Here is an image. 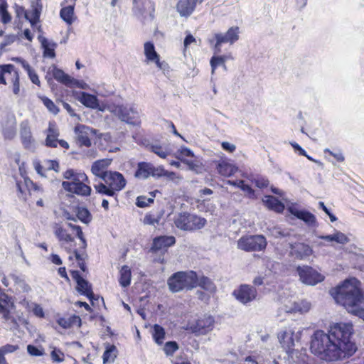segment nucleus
<instances>
[{
  "mask_svg": "<svg viewBox=\"0 0 364 364\" xmlns=\"http://www.w3.org/2000/svg\"><path fill=\"white\" fill-rule=\"evenodd\" d=\"M353 333L350 323H336L328 332L316 331L311 336L310 349L313 354L326 361H337L353 355L357 350L351 341Z\"/></svg>",
  "mask_w": 364,
  "mask_h": 364,
  "instance_id": "nucleus-1",
  "label": "nucleus"
},
{
  "mask_svg": "<svg viewBox=\"0 0 364 364\" xmlns=\"http://www.w3.org/2000/svg\"><path fill=\"white\" fill-rule=\"evenodd\" d=\"M336 302L349 313L355 314L364 304V291L361 282L355 277L346 279L331 291Z\"/></svg>",
  "mask_w": 364,
  "mask_h": 364,
  "instance_id": "nucleus-2",
  "label": "nucleus"
},
{
  "mask_svg": "<svg viewBox=\"0 0 364 364\" xmlns=\"http://www.w3.org/2000/svg\"><path fill=\"white\" fill-rule=\"evenodd\" d=\"M102 181L95 183L93 186L97 193L107 196H114L127 183L123 175L117 171H109Z\"/></svg>",
  "mask_w": 364,
  "mask_h": 364,
  "instance_id": "nucleus-3",
  "label": "nucleus"
},
{
  "mask_svg": "<svg viewBox=\"0 0 364 364\" xmlns=\"http://www.w3.org/2000/svg\"><path fill=\"white\" fill-rule=\"evenodd\" d=\"M168 285L172 292L192 289L197 287V274L193 271L178 272L168 278Z\"/></svg>",
  "mask_w": 364,
  "mask_h": 364,
  "instance_id": "nucleus-4",
  "label": "nucleus"
},
{
  "mask_svg": "<svg viewBox=\"0 0 364 364\" xmlns=\"http://www.w3.org/2000/svg\"><path fill=\"white\" fill-rule=\"evenodd\" d=\"M105 110L109 111L122 122L129 124H135L139 119V112L133 105L109 103L105 105Z\"/></svg>",
  "mask_w": 364,
  "mask_h": 364,
  "instance_id": "nucleus-5",
  "label": "nucleus"
},
{
  "mask_svg": "<svg viewBox=\"0 0 364 364\" xmlns=\"http://www.w3.org/2000/svg\"><path fill=\"white\" fill-rule=\"evenodd\" d=\"M174 223L181 230L193 231L203 228L206 220L196 215L181 213L175 218Z\"/></svg>",
  "mask_w": 364,
  "mask_h": 364,
  "instance_id": "nucleus-6",
  "label": "nucleus"
},
{
  "mask_svg": "<svg viewBox=\"0 0 364 364\" xmlns=\"http://www.w3.org/2000/svg\"><path fill=\"white\" fill-rule=\"evenodd\" d=\"M213 316L204 314L188 322L186 330L196 336H203L210 333L215 327Z\"/></svg>",
  "mask_w": 364,
  "mask_h": 364,
  "instance_id": "nucleus-7",
  "label": "nucleus"
},
{
  "mask_svg": "<svg viewBox=\"0 0 364 364\" xmlns=\"http://www.w3.org/2000/svg\"><path fill=\"white\" fill-rule=\"evenodd\" d=\"M267 245L266 238L261 235L243 236L237 241V248L245 252L262 251Z\"/></svg>",
  "mask_w": 364,
  "mask_h": 364,
  "instance_id": "nucleus-8",
  "label": "nucleus"
},
{
  "mask_svg": "<svg viewBox=\"0 0 364 364\" xmlns=\"http://www.w3.org/2000/svg\"><path fill=\"white\" fill-rule=\"evenodd\" d=\"M132 11L134 16L145 23L154 18V4L151 0H133Z\"/></svg>",
  "mask_w": 364,
  "mask_h": 364,
  "instance_id": "nucleus-9",
  "label": "nucleus"
},
{
  "mask_svg": "<svg viewBox=\"0 0 364 364\" xmlns=\"http://www.w3.org/2000/svg\"><path fill=\"white\" fill-rule=\"evenodd\" d=\"M240 30L237 26L230 27L225 33H216L213 36V39L210 42L215 41L214 44V53L218 54L221 52V46L223 43H230L232 45L239 39Z\"/></svg>",
  "mask_w": 364,
  "mask_h": 364,
  "instance_id": "nucleus-10",
  "label": "nucleus"
},
{
  "mask_svg": "<svg viewBox=\"0 0 364 364\" xmlns=\"http://www.w3.org/2000/svg\"><path fill=\"white\" fill-rule=\"evenodd\" d=\"M296 272L301 282L308 285H316L324 279V276L309 266H298Z\"/></svg>",
  "mask_w": 364,
  "mask_h": 364,
  "instance_id": "nucleus-11",
  "label": "nucleus"
},
{
  "mask_svg": "<svg viewBox=\"0 0 364 364\" xmlns=\"http://www.w3.org/2000/svg\"><path fill=\"white\" fill-rule=\"evenodd\" d=\"M11 75V82L13 84V92L18 95L20 91L19 75L14 65L11 64L0 65V84L6 85V76Z\"/></svg>",
  "mask_w": 364,
  "mask_h": 364,
  "instance_id": "nucleus-12",
  "label": "nucleus"
},
{
  "mask_svg": "<svg viewBox=\"0 0 364 364\" xmlns=\"http://www.w3.org/2000/svg\"><path fill=\"white\" fill-rule=\"evenodd\" d=\"M233 294L240 302L243 304H247L256 299L257 291L252 286L242 284L238 289L234 291Z\"/></svg>",
  "mask_w": 364,
  "mask_h": 364,
  "instance_id": "nucleus-13",
  "label": "nucleus"
},
{
  "mask_svg": "<svg viewBox=\"0 0 364 364\" xmlns=\"http://www.w3.org/2000/svg\"><path fill=\"white\" fill-rule=\"evenodd\" d=\"M75 132L80 145L90 147L91 146L90 138L96 134L97 130L84 124H77L75 127Z\"/></svg>",
  "mask_w": 364,
  "mask_h": 364,
  "instance_id": "nucleus-14",
  "label": "nucleus"
},
{
  "mask_svg": "<svg viewBox=\"0 0 364 364\" xmlns=\"http://www.w3.org/2000/svg\"><path fill=\"white\" fill-rule=\"evenodd\" d=\"M289 255L297 259H304L313 253L312 248L303 242H289Z\"/></svg>",
  "mask_w": 364,
  "mask_h": 364,
  "instance_id": "nucleus-15",
  "label": "nucleus"
},
{
  "mask_svg": "<svg viewBox=\"0 0 364 364\" xmlns=\"http://www.w3.org/2000/svg\"><path fill=\"white\" fill-rule=\"evenodd\" d=\"M20 136L23 147L33 151L36 148L35 139L32 136L31 127L27 120L23 121L20 124Z\"/></svg>",
  "mask_w": 364,
  "mask_h": 364,
  "instance_id": "nucleus-16",
  "label": "nucleus"
},
{
  "mask_svg": "<svg viewBox=\"0 0 364 364\" xmlns=\"http://www.w3.org/2000/svg\"><path fill=\"white\" fill-rule=\"evenodd\" d=\"M311 308V304L306 300L289 301L284 304L285 311L291 314H306Z\"/></svg>",
  "mask_w": 364,
  "mask_h": 364,
  "instance_id": "nucleus-17",
  "label": "nucleus"
},
{
  "mask_svg": "<svg viewBox=\"0 0 364 364\" xmlns=\"http://www.w3.org/2000/svg\"><path fill=\"white\" fill-rule=\"evenodd\" d=\"M294 328L291 326L282 330L278 334V339L282 346L287 350H291L294 346L296 336Z\"/></svg>",
  "mask_w": 364,
  "mask_h": 364,
  "instance_id": "nucleus-18",
  "label": "nucleus"
},
{
  "mask_svg": "<svg viewBox=\"0 0 364 364\" xmlns=\"http://www.w3.org/2000/svg\"><path fill=\"white\" fill-rule=\"evenodd\" d=\"M176 243V238L173 236H159L154 239L151 247L152 252L159 251H166L167 248Z\"/></svg>",
  "mask_w": 364,
  "mask_h": 364,
  "instance_id": "nucleus-19",
  "label": "nucleus"
},
{
  "mask_svg": "<svg viewBox=\"0 0 364 364\" xmlns=\"http://www.w3.org/2000/svg\"><path fill=\"white\" fill-rule=\"evenodd\" d=\"M288 210L291 215L303 220L308 226H317L316 218L311 213L304 210H299L294 206L289 207Z\"/></svg>",
  "mask_w": 364,
  "mask_h": 364,
  "instance_id": "nucleus-20",
  "label": "nucleus"
},
{
  "mask_svg": "<svg viewBox=\"0 0 364 364\" xmlns=\"http://www.w3.org/2000/svg\"><path fill=\"white\" fill-rule=\"evenodd\" d=\"M62 186L68 192L83 196H89L91 192V188L83 182L74 183L63 181L62 183Z\"/></svg>",
  "mask_w": 364,
  "mask_h": 364,
  "instance_id": "nucleus-21",
  "label": "nucleus"
},
{
  "mask_svg": "<svg viewBox=\"0 0 364 364\" xmlns=\"http://www.w3.org/2000/svg\"><path fill=\"white\" fill-rule=\"evenodd\" d=\"M76 100H77L84 106L91 109H99L103 111L102 109L99 108L98 99L95 95L85 92H76L75 95Z\"/></svg>",
  "mask_w": 364,
  "mask_h": 364,
  "instance_id": "nucleus-22",
  "label": "nucleus"
},
{
  "mask_svg": "<svg viewBox=\"0 0 364 364\" xmlns=\"http://www.w3.org/2000/svg\"><path fill=\"white\" fill-rule=\"evenodd\" d=\"M111 162L112 160L109 159L96 161L92 166V173L102 180L105 174L109 173V171H107V168L111 164Z\"/></svg>",
  "mask_w": 364,
  "mask_h": 364,
  "instance_id": "nucleus-23",
  "label": "nucleus"
},
{
  "mask_svg": "<svg viewBox=\"0 0 364 364\" xmlns=\"http://www.w3.org/2000/svg\"><path fill=\"white\" fill-rule=\"evenodd\" d=\"M198 0H179L177 11L181 16H188L195 10Z\"/></svg>",
  "mask_w": 364,
  "mask_h": 364,
  "instance_id": "nucleus-24",
  "label": "nucleus"
},
{
  "mask_svg": "<svg viewBox=\"0 0 364 364\" xmlns=\"http://www.w3.org/2000/svg\"><path fill=\"white\" fill-rule=\"evenodd\" d=\"M216 168L219 174L226 177L233 175L237 171V168L235 165L226 160L219 161Z\"/></svg>",
  "mask_w": 364,
  "mask_h": 364,
  "instance_id": "nucleus-25",
  "label": "nucleus"
},
{
  "mask_svg": "<svg viewBox=\"0 0 364 364\" xmlns=\"http://www.w3.org/2000/svg\"><path fill=\"white\" fill-rule=\"evenodd\" d=\"M60 11V18L69 26L72 25L77 19L75 14V9L73 5L62 6Z\"/></svg>",
  "mask_w": 364,
  "mask_h": 364,
  "instance_id": "nucleus-26",
  "label": "nucleus"
},
{
  "mask_svg": "<svg viewBox=\"0 0 364 364\" xmlns=\"http://www.w3.org/2000/svg\"><path fill=\"white\" fill-rule=\"evenodd\" d=\"M54 234L61 243V245H66L73 242V237L68 232V231L58 224H55L54 227Z\"/></svg>",
  "mask_w": 364,
  "mask_h": 364,
  "instance_id": "nucleus-27",
  "label": "nucleus"
},
{
  "mask_svg": "<svg viewBox=\"0 0 364 364\" xmlns=\"http://www.w3.org/2000/svg\"><path fill=\"white\" fill-rule=\"evenodd\" d=\"M262 201L269 209L277 213H282L284 210V204L272 196H264Z\"/></svg>",
  "mask_w": 364,
  "mask_h": 364,
  "instance_id": "nucleus-28",
  "label": "nucleus"
},
{
  "mask_svg": "<svg viewBox=\"0 0 364 364\" xmlns=\"http://www.w3.org/2000/svg\"><path fill=\"white\" fill-rule=\"evenodd\" d=\"M318 238L329 242H335L341 245H346L349 242V238L344 233L338 230L335 231L332 235H320Z\"/></svg>",
  "mask_w": 364,
  "mask_h": 364,
  "instance_id": "nucleus-29",
  "label": "nucleus"
},
{
  "mask_svg": "<svg viewBox=\"0 0 364 364\" xmlns=\"http://www.w3.org/2000/svg\"><path fill=\"white\" fill-rule=\"evenodd\" d=\"M38 38L44 50L43 56L53 58L55 56V48L57 46V44L48 41L46 38L42 36H39Z\"/></svg>",
  "mask_w": 364,
  "mask_h": 364,
  "instance_id": "nucleus-30",
  "label": "nucleus"
},
{
  "mask_svg": "<svg viewBox=\"0 0 364 364\" xmlns=\"http://www.w3.org/2000/svg\"><path fill=\"white\" fill-rule=\"evenodd\" d=\"M152 164L146 162H140L138 164L137 169L135 172V177L139 179H146L151 176Z\"/></svg>",
  "mask_w": 364,
  "mask_h": 364,
  "instance_id": "nucleus-31",
  "label": "nucleus"
},
{
  "mask_svg": "<svg viewBox=\"0 0 364 364\" xmlns=\"http://www.w3.org/2000/svg\"><path fill=\"white\" fill-rule=\"evenodd\" d=\"M63 176L65 178L70 180L68 183H82L88 180L87 176L85 173L75 172L73 169H68L64 172Z\"/></svg>",
  "mask_w": 364,
  "mask_h": 364,
  "instance_id": "nucleus-32",
  "label": "nucleus"
},
{
  "mask_svg": "<svg viewBox=\"0 0 364 364\" xmlns=\"http://www.w3.org/2000/svg\"><path fill=\"white\" fill-rule=\"evenodd\" d=\"M52 75L58 82L68 87H72V82H73V78L68 74L65 73L63 70L56 67H53Z\"/></svg>",
  "mask_w": 364,
  "mask_h": 364,
  "instance_id": "nucleus-33",
  "label": "nucleus"
},
{
  "mask_svg": "<svg viewBox=\"0 0 364 364\" xmlns=\"http://www.w3.org/2000/svg\"><path fill=\"white\" fill-rule=\"evenodd\" d=\"M144 53L147 62L154 63L159 55L156 53L154 43L151 42H146L144 45Z\"/></svg>",
  "mask_w": 364,
  "mask_h": 364,
  "instance_id": "nucleus-34",
  "label": "nucleus"
},
{
  "mask_svg": "<svg viewBox=\"0 0 364 364\" xmlns=\"http://www.w3.org/2000/svg\"><path fill=\"white\" fill-rule=\"evenodd\" d=\"M119 284L123 287H127L131 282V269L128 266H123L120 270Z\"/></svg>",
  "mask_w": 364,
  "mask_h": 364,
  "instance_id": "nucleus-35",
  "label": "nucleus"
},
{
  "mask_svg": "<svg viewBox=\"0 0 364 364\" xmlns=\"http://www.w3.org/2000/svg\"><path fill=\"white\" fill-rule=\"evenodd\" d=\"M77 284V290L91 299L93 296V292L92 291L90 284L85 279H82L79 281Z\"/></svg>",
  "mask_w": 364,
  "mask_h": 364,
  "instance_id": "nucleus-36",
  "label": "nucleus"
},
{
  "mask_svg": "<svg viewBox=\"0 0 364 364\" xmlns=\"http://www.w3.org/2000/svg\"><path fill=\"white\" fill-rule=\"evenodd\" d=\"M103 363H113L117 358V348L114 346H109L103 353Z\"/></svg>",
  "mask_w": 364,
  "mask_h": 364,
  "instance_id": "nucleus-37",
  "label": "nucleus"
},
{
  "mask_svg": "<svg viewBox=\"0 0 364 364\" xmlns=\"http://www.w3.org/2000/svg\"><path fill=\"white\" fill-rule=\"evenodd\" d=\"M227 60V57L225 55H219V56H213L210 59V65H211V74L213 75L215 73V70L216 68L219 65L223 66L224 68H226L225 61Z\"/></svg>",
  "mask_w": 364,
  "mask_h": 364,
  "instance_id": "nucleus-38",
  "label": "nucleus"
},
{
  "mask_svg": "<svg viewBox=\"0 0 364 364\" xmlns=\"http://www.w3.org/2000/svg\"><path fill=\"white\" fill-rule=\"evenodd\" d=\"M197 286H199L208 291H213L215 289V286L212 281L205 276H201L200 277L197 276Z\"/></svg>",
  "mask_w": 364,
  "mask_h": 364,
  "instance_id": "nucleus-39",
  "label": "nucleus"
},
{
  "mask_svg": "<svg viewBox=\"0 0 364 364\" xmlns=\"http://www.w3.org/2000/svg\"><path fill=\"white\" fill-rule=\"evenodd\" d=\"M76 215L80 221L85 224H88L92 220L90 211L85 208H77Z\"/></svg>",
  "mask_w": 364,
  "mask_h": 364,
  "instance_id": "nucleus-40",
  "label": "nucleus"
},
{
  "mask_svg": "<svg viewBox=\"0 0 364 364\" xmlns=\"http://www.w3.org/2000/svg\"><path fill=\"white\" fill-rule=\"evenodd\" d=\"M165 336L164 329L159 325L155 324L154 326L153 337L156 343L161 344Z\"/></svg>",
  "mask_w": 364,
  "mask_h": 364,
  "instance_id": "nucleus-41",
  "label": "nucleus"
},
{
  "mask_svg": "<svg viewBox=\"0 0 364 364\" xmlns=\"http://www.w3.org/2000/svg\"><path fill=\"white\" fill-rule=\"evenodd\" d=\"M0 15L3 23H7L11 19V15L7 11V4L4 1L0 4Z\"/></svg>",
  "mask_w": 364,
  "mask_h": 364,
  "instance_id": "nucleus-42",
  "label": "nucleus"
},
{
  "mask_svg": "<svg viewBox=\"0 0 364 364\" xmlns=\"http://www.w3.org/2000/svg\"><path fill=\"white\" fill-rule=\"evenodd\" d=\"M43 105L53 114H56L59 112V109L55 106L52 100L46 97H41Z\"/></svg>",
  "mask_w": 364,
  "mask_h": 364,
  "instance_id": "nucleus-43",
  "label": "nucleus"
},
{
  "mask_svg": "<svg viewBox=\"0 0 364 364\" xmlns=\"http://www.w3.org/2000/svg\"><path fill=\"white\" fill-rule=\"evenodd\" d=\"M150 149L152 152L158 155L159 157L162 159H165L168 153L166 149L158 144H153L150 146Z\"/></svg>",
  "mask_w": 364,
  "mask_h": 364,
  "instance_id": "nucleus-44",
  "label": "nucleus"
},
{
  "mask_svg": "<svg viewBox=\"0 0 364 364\" xmlns=\"http://www.w3.org/2000/svg\"><path fill=\"white\" fill-rule=\"evenodd\" d=\"M68 225L72 228L73 230L76 231V235L77 237L81 240L82 242V247L83 249H85L87 246L86 240L84 237L83 232L82 231L81 228L79 225H73L72 223H68Z\"/></svg>",
  "mask_w": 364,
  "mask_h": 364,
  "instance_id": "nucleus-45",
  "label": "nucleus"
},
{
  "mask_svg": "<svg viewBox=\"0 0 364 364\" xmlns=\"http://www.w3.org/2000/svg\"><path fill=\"white\" fill-rule=\"evenodd\" d=\"M181 161H183L184 164H186L188 168L191 171L198 172V169L200 168V163L197 159L195 160H188V159H183L181 157H178Z\"/></svg>",
  "mask_w": 364,
  "mask_h": 364,
  "instance_id": "nucleus-46",
  "label": "nucleus"
},
{
  "mask_svg": "<svg viewBox=\"0 0 364 364\" xmlns=\"http://www.w3.org/2000/svg\"><path fill=\"white\" fill-rule=\"evenodd\" d=\"M152 196L151 198H147L146 196H141L137 197L136 198V205L140 208H144L149 205L151 203H154V197Z\"/></svg>",
  "mask_w": 364,
  "mask_h": 364,
  "instance_id": "nucleus-47",
  "label": "nucleus"
},
{
  "mask_svg": "<svg viewBox=\"0 0 364 364\" xmlns=\"http://www.w3.org/2000/svg\"><path fill=\"white\" fill-rule=\"evenodd\" d=\"M178 348V346L176 342L169 341L165 344L164 350L167 355H171Z\"/></svg>",
  "mask_w": 364,
  "mask_h": 364,
  "instance_id": "nucleus-48",
  "label": "nucleus"
},
{
  "mask_svg": "<svg viewBox=\"0 0 364 364\" xmlns=\"http://www.w3.org/2000/svg\"><path fill=\"white\" fill-rule=\"evenodd\" d=\"M28 307L32 312L38 317L43 318L44 317V311L42 307L36 303L28 304Z\"/></svg>",
  "mask_w": 364,
  "mask_h": 364,
  "instance_id": "nucleus-49",
  "label": "nucleus"
},
{
  "mask_svg": "<svg viewBox=\"0 0 364 364\" xmlns=\"http://www.w3.org/2000/svg\"><path fill=\"white\" fill-rule=\"evenodd\" d=\"M50 357L54 362L60 363L64 360V353L56 348L52 350Z\"/></svg>",
  "mask_w": 364,
  "mask_h": 364,
  "instance_id": "nucleus-50",
  "label": "nucleus"
},
{
  "mask_svg": "<svg viewBox=\"0 0 364 364\" xmlns=\"http://www.w3.org/2000/svg\"><path fill=\"white\" fill-rule=\"evenodd\" d=\"M166 171L164 168L163 166H154L152 164V171H151V176L154 178H159L161 176H164L166 175Z\"/></svg>",
  "mask_w": 364,
  "mask_h": 364,
  "instance_id": "nucleus-51",
  "label": "nucleus"
},
{
  "mask_svg": "<svg viewBox=\"0 0 364 364\" xmlns=\"http://www.w3.org/2000/svg\"><path fill=\"white\" fill-rule=\"evenodd\" d=\"M3 135L5 139L11 140L16 136V129L11 126L3 129Z\"/></svg>",
  "mask_w": 364,
  "mask_h": 364,
  "instance_id": "nucleus-52",
  "label": "nucleus"
},
{
  "mask_svg": "<svg viewBox=\"0 0 364 364\" xmlns=\"http://www.w3.org/2000/svg\"><path fill=\"white\" fill-rule=\"evenodd\" d=\"M252 182L259 188H266L269 185V181L264 177H257L252 180Z\"/></svg>",
  "mask_w": 364,
  "mask_h": 364,
  "instance_id": "nucleus-53",
  "label": "nucleus"
},
{
  "mask_svg": "<svg viewBox=\"0 0 364 364\" xmlns=\"http://www.w3.org/2000/svg\"><path fill=\"white\" fill-rule=\"evenodd\" d=\"M27 351L32 356H41L43 354L42 350L38 349L34 346L28 345L27 346Z\"/></svg>",
  "mask_w": 364,
  "mask_h": 364,
  "instance_id": "nucleus-54",
  "label": "nucleus"
},
{
  "mask_svg": "<svg viewBox=\"0 0 364 364\" xmlns=\"http://www.w3.org/2000/svg\"><path fill=\"white\" fill-rule=\"evenodd\" d=\"M18 348H19V347L17 345L6 344V345L1 347L0 350H1L4 354H6V353H13V352L17 350Z\"/></svg>",
  "mask_w": 364,
  "mask_h": 364,
  "instance_id": "nucleus-55",
  "label": "nucleus"
},
{
  "mask_svg": "<svg viewBox=\"0 0 364 364\" xmlns=\"http://www.w3.org/2000/svg\"><path fill=\"white\" fill-rule=\"evenodd\" d=\"M56 136L55 135H47L46 139V144L48 146L50 147H56L58 145V140L57 139Z\"/></svg>",
  "mask_w": 364,
  "mask_h": 364,
  "instance_id": "nucleus-56",
  "label": "nucleus"
},
{
  "mask_svg": "<svg viewBox=\"0 0 364 364\" xmlns=\"http://www.w3.org/2000/svg\"><path fill=\"white\" fill-rule=\"evenodd\" d=\"M28 73V75L31 80V81L38 85V86H40L41 85V81L38 78V75L36 74V73L35 72V70L33 69H32L31 70H29Z\"/></svg>",
  "mask_w": 364,
  "mask_h": 364,
  "instance_id": "nucleus-57",
  "label": "nucleus"
},
{
  "mask_svg": "<svg viewBox=\"0 0 364 364\" xmlns=\"http://www.w3.org/2000/svg\"><path fill=\"white\" fill-rule=\"evenodd\" d=\"M179 154L180 156L178 157H181V159H183L184 156L195 157L193 152L186 147H182L179 150Z\"/></svg>",
  "mask_w": 364,
  "mask_h": 364,
  "instance_id": "nucleus-58",
  "label": "nucleus"
},
{
  "mask_svg": "<svg viewBox=\"0 0 364 364\" xmlns=\"http://www.w3.org/2000/svg\"><path fill=\"white\" fill-rule=\"evenodd\" d=\"M157 68L161 70H163L164 73L166 71H168L169 66L165 61H160V57L158 58L154 62Z\"/></svg>",
  "mask_w": 364,
  "mask_h": 364,
  "instance_id": "nucleus-59",
  "label": "nucleus"
},
{
  "mask_svg": "<svg viewBox=\"0 0 364 364\" xmlns=\"http://www.w3.org/2000/svg\"><path fill=\"white\" fill-rule=\"evenodd\" d=\"M324 152L329 153L331 156H333L338 161L342 162L344 161L345 158L343 155V154L341 151L338 152H333L328 149H326L324 150Z\"/></svg>",
  "mask_w": 364,
  "mask_h": 364,
  "instance_id": "nucleus-60",
  "label": "nucleus"
},
{
  "mask_svg": "<svg viewBox=\"0 0 364 364\" xmlns=\"http://www.w3.org/2000/svg\"><path fill=\"white\" fill-rule=\"evenodd\" d=\"M24 183L28 188L31 187L36 191L43 192V190L40 186L34 183L31 180L28 178L24 179Z\"/></svg>",
  "mask_w": 364,
  "mask_h": 364,
  "instance_id": "nucleus-61",
  "label": "nucleus"
},
{
  "mask_svg": "<svg viewBox=\"0 0 364 364\" xmlns=\"http://www.w3.org/2000/svg\"><path fill=\"white\" fill-rule=\"evenodd\" d=\"M0 314L6 320L9 318L10 311L5 306L1 304V301H0Z\"/></svg>",
  "mask_w": 364,
  "mask_h": 364,
  "instance_id": "nucleus-62",
  "label": "nucleus"
},
{
  "mask_svg": "<svg viewBox=\"0 0 364 364\" xmlns=\"http://www.w3.org/2000/svg\"><path fill=\"white\" fill-rule=\"evenodd\" d=\"M13 60L16 61V62H18L19 63H21V65H22V67L23 68V69L27 72L28 73L29 70H31L33 68L29 65V64L25 61L24 60H23L22 58H14Z\"/></svg>",
  "mask_w": 364,
  "mask_h": 364,
  "instance_id": "nucleus-63",
  "label": "nucleus"
},
{
  "mask_svg": "<svg viewBox=\"0 0 364 364\" xmlns=\"http://www.w3.org/2000/svg\"><path fill=\"white\" fill-rule=\"evenodd\" d=\"M58 323L63 328H68L71 326V321L70 319L60 318L57 321Z\"/></svg>",
  "mask_w": 364,
  "mask_h": 364,
  "instance_id": "nucleus-64",
  "label": "nucleus"
}]
</instances>
